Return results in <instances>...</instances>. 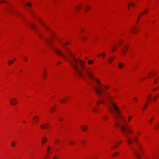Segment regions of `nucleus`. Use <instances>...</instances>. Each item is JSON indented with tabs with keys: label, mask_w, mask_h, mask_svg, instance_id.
<instances>
[{
	"label": "nucleus",
	"mask_w": 159,
	"mask_h": 159,
	"mask_svg": "<svg viewBox=\"0 0 159 159\" xmlns=\"http://www.w3.org/2000/svg\"><path fill=\"white\" fill-rule=\"evenodd\" d=\"M51 149V147L50 146H48V149L47 150V152H48V153H49V151H50V150Z\"/></svg>",
	"instance_id": "393cba45"
},
{
	"label": "nucleus",
	"mask_w": 159,
	"mask_h": 159,
	"mask_svg": "<svg viewBox=\"0 0 159 159\" xmlns=\"http://www.w3.org/2000/svg\"><path fill=\"white\" fill-rule=\"evenodd\" d=\"M131 5L132 7H134L135 5V4H133V3H132L131 4Z\"/></svg>",
	"instance_id": "864d4df0"
},
{
	"label": "nucleus",
	"mask_w": 159,
	"mask_h": 159,
	"mask_svg": "<svg viewBox=\"0 0 159 159\" xmlns=\"http://www.w3.org/2000/svg\"><path fill=\"white\" fill-rule=\"evenodd\" d=\"M80 127L81 129L82 130L84 131H85L86 130L88 129V126L86 125L81 126Z\"/></svg>",
	"instance_id": "9b49d317"
},
{
	"label": "nucleus",
	"mask_w": 159,
	"mask_h": 159,
	"mask_svg": "<svg viewBox=\"0 0 159 159\" xmlns=\"http://www.w3.org/2000/svg\"><path fill=\"white\" fill-rule=\"evenodd\" d=\"M102 56L103 57H105V54L104 53H103L102 54Z\"/></svg>",
	"instance_id": "4d7b16f0"
},
{
	"label": "nucleus",
	"mask_w": 159,
	"mask_h": 159,
	"mask_svg": "<svg viewBox=\"0 0 159 159\" xmlns=\"http://www.w3.org/2000/svg\"><path fill=\"white\" fill-rule=\"evenodd\" d=\"M26 5H27L28 6H31V4L29 3H27V4H26Z\"/></svg>",
	"instance_id": "ea45409f"
},
{
	"label": "nucleus",
	"mask_w": 159,
	"mask_h": 159,
	"mask_svg": "<svg viewBox=\"0 0 159 159\" xmlns=\"http://www.w3.org/2000/svg\"><path fill=\"white\" fill-rule=\"evenodd\" d=\"M139 148L140 149H141V148L139 146Z\"/></svg>",
	"instance_id": "774afa93"
},
{
	"label": "nucleus",
	"mask_w": 159,
	"mask_h": 159,
	"mask_svg": "<svg viewBox=\"0 0 159 159\" xmlns=\"http://www.w3.org/2000/svg\"><path fill=\"white\" fill-rule=\"evenodd\" d=\"M9 102L11 105H15L18 102V101L17 100L14 98H13L9 100Z\"/></svg>",
	"instance_id": "423d86ee"
},
{
	"label": "nucleus",
	"mask_w": 159,
	"mask_h": 159,
	"mask_svg": "<svg viewBox=\"0 0 159 159\" xmlns=\"http://www.w3.org/2000/svg\"><path fill=\"white\" fill-rule=\"evenodd\" d=\"M119 145V144L117 145V143L114 146V147L112 148L111 149H115V148H116Z\"/></svg>",
	"instance_id": "5701e85b"
},
{
	"label": "nucleus",
	"mask_w": 159,
	"mask_h": 159,
	"mask_svg": "<svg viewBox=\"0 0 159 159\" xmlns=\"http://www.w3.org/2000/svg\"><path fill=\"white\" fill-rule=\"evenodd\" d=\"M55 142L56 144H58L59 143V141L58 139H56L55 141Z\"/></svg>",
	"instance_id": "a878e982"
},
{
	"label": "nucleus",
	"mask_w": 159,
	"mask_h": 159,
	"mask_svg": "<svg viewBox=\"0 0 159 159\" xmlns=\"http://www.w3.org/2000/svg\"><path fill=\"white\" fill-rule=\"evenodd\" d=\"M94 87L96 93L99 96H101L102 95V92L103 91V90L102 88V86L101 85L100 86V89H99L96 86H95Z\"/></svg>",
	"instance_id": "20e7f679"
},
{
	"label": "nucleus",
	"mask_w": 159,
	"mask_h": 159,
	"mask_svg": "<svg viewBox=\"0 0 159 159\" xmlns=\"http://www.w3.org/2000/svg\"><path fill=\"white\" fill-rule=\"evenodd\" d=\"M51 46L53 48L54 51L56 52L59 55L61 56L63 58H67L66 55L62 53L61 51L57 48H54L52 45Z\"/></svg>",
	"instance_id": "39448f33"
},
{
	"label": "nucleus",
	"mask_w": 159,
	"mask_h": 159,
	"mask_svg": "<svg viewBox=\"0 0 159 159\" xmlns=\"http://www.w3.org/2000/svg\"><path fill=\"white\" fill-rule=\"evenodd\" d=\"M29 24H30V26H31L33 29L36 30L37 29L36 27L34 25L30 23Z\"/></svg>",
	"instance_id": "f3484780"
},
{
	"label": "nucleus",
	"mask_w": 159,
	"mask_h": 159,
	"mask_svg": "<svg viewBox=\"0 0 159 159\" xmlns=\"http://www.w3.org/2000/svg\"><path fill=\"white\" fill-rule=\"evenodd\" d=\"M60 63H61V62H58L57 64H60Z\"/></svg>",
	"instance_id": "69168bd1"
},
{
	"label": "nucleus",
	"mask_w": 159,
	"mask_h": 159,
	"mask_svg": "<svg viewBox=\"0 0 159 159\" xmlns=\"http://www.w3.org/2000/svg\"><path fill=\"white\" fill-rule=\"evenodd\" d=\"M134 100H136V101H135V102H137V98L136 97H135V98H134Z\"/></svg>",
	"instance_id": "c03bdc74"
},
{
	"label": "nucleus",
	"mask_w": 159,
	"mask_h": 159,
	"mask_svg": "<svg viewBox=\"0 0 159 159\" xmlns=\"http://www.w3.org/2000/svg\"><path fill=\"white\" fill-rule=\"evenodd\" d=\"M128 7H129L128 9V10H129V8L130 7V4H129L128 5Z\"/></svg>",
	"instance_id": "49530a36"
},
{
	"label": "nucleus",
	"mask_w": 159,
	"mask_h": 159,
	"mask_svg": "<svg viewBox=\"0 0 159 159\" xmlns=\"http://www.w3.org/2000/svg\"><path fill=\"white\" fill-rule=\"evenodd\" d=\"M70 98L67 97H65L62 99H61L60 101V102L61 103H65L66 101H67L68 99H69Z\"/></svg>",
	"instance_id": "9d476101"
},
{
	"label": "nucleus",
	"mask_w": 159,
	"mask_h": 159,
	"mask_svg": "<svg viewBox=\"0 0 159 159\" xmlns=\"http://www.w3.org/2000/svg\"><path fill=\"white\" fill-rule=\"evenodd\" d=\"M132 31L133 33H136L138 31L137 30V28H133L132 30Z\"/></svg>",
	"instance_id": "2eb2a0df"
},
{
	"label": "nucleus",
	"mask_w": 159,
	"mask_h": 159,
	"mask_svg": "<svg viewBox=\"0 0 159 159\" xmlns=\"http://www.w3.org/2000/svg\"><path fill=\"white\" fill-rule=\"evenodd\" d=\"M98 56L99 57H100V56H101V54H99V55H98Z\"/></svg>",
	"instance_id": "0e129e2a"
},
{
	"label": "nucleus",
	"mask_w": 159,
	"mask_h": 159,
	"mask_svg": "<svg viewBox=\"0 0 159 159\" xmlns=\"http://www.w3.org/2000/svg\"><path fill=\"white\" fill-rule=\"evenodd\" d=\"M66 49V52L70 56V58L68 59V61L76 73L82 78H84L86 76L83 71L85 69L86 73L89 76L95 80L98 83L100 84V81L98 79L94 78L91 70H89L88 68H86L84 65V62L80 60H77L74 57L73 54L69 50Z\"/></svg>",
	"instance_id": "f257e3e1"
},
{
	"label": "nucleus",
	"mask_w": 159,
	"mask_h": 159,
	"mask_svg": "<svg viewBox=\"0 0 159 159\" xmlns=\"http://www.w3.org/2000/svg\"><path fill=\"white\" fill-rule=\"evenodd\" d=\"M16 145V143L14 142H11V146L12 147H14Z\"/></svg>",
	"instance_id": "bb28decb"
},
{
	"label": "nucleus",
	"mask_w": 159,
	"mask_h": 159,
	"mask_svg": "<svg viewBox=\"0 0 159 159\" xmlns=\"http://www.w3.org/2000/svg\"><path fill=\"white\" fill-rule=\"evenodd\" d=\"M46 41L47 42L48 44H51V41L50 40L46 39Z\"/></svg>",
	"instance_id": "412c9836"
},
{
	"label": "nucleus",
	"mask_w": 159,
	"mask_h": 159,
	"mask_svg": "<svg viewBox=\"0 0 159 159\" xmlns=\"http://www.w3.org/2000/svg\"><path fill=\"white\" fill-rule=\"evenodd\" d=\"M133 150L134 151V153L135 155L137 158H138V159H140V156L139 154V153L137 151V150L134 149H133Z\"/></svg>",
	"instance_id": "1a4fd4ad"
},
{
	"label": "nucleus",
	"mask_w": 159,
	"mask_h": 159,
	"mask_svg": "<svg viewBox=\"0 0 159 159\" xmlns=\"http://www.w3.org/2000/svg\"><path fill=\"white\" fill-rule=\"evenodd\" d=\"M155 22H153V21H152V24H154V23Z\"/></svg>",
	"instance_id": "338daca9"
},
{
	"label": "nucleus",
	"mask_w": 159,
	"mask_h": 159,
	"mask_svg": "<svg viewBox=\"0 0 159 159\" xmlns=\"http://www.w3.org/2000/svg\"><path fill=\"white\" fill-rule=\"evenodd\" d=\"M128 47L127 46H123L122 51L123 54V55H125L126 54V53L128 49Z\"/></svg>",
	"instance_id": "6e6552de"
},
{
	"label": "nucleus",
	"mask_w": 159,
	"mask_h": 159,
	"mask_svg": "<svg viewBox=\"0 0 159 159\" xmlns=\"http://www.w3.org/2000/svg\"><path fill=\"white\" fill-rule=\"evenodd\" d=\"M124 67V65L122 62H120L118 65V67L119 69H122Z\"/></svg>",
	"instance_id": "f8f14e48"
},
{
	"label": "nucleus",
	"mask_w": 159,
	"mask_h": 159,
	"mask_svg": "<svg viewBox=\"0 0 159 159\" xmlns=\"http://www.w3.org/2000/svg\"><path fill=\"white\" fill-rule=\"evenodd\" d=\"M69 144L70 145H72L74 143V142L73 141H69Z\"/></svg>",
	"instance_id": "c9c22d12"
},
{
	"label": "nucleus",
	"mask_w": 159,
	"mask_h": 159,
	"mask_svg": "<svg viewBox=\"0 0 159 159\" xmlns=\"http://www.w3.org/2000/svg\"><path fill=\"white\" fill-rule=\"evenodd\" d=\"M81 38L83 40H84L86 39V38L85 37H81Z\"/></svg>",
	"instance_id": "a19ab883"
},
{
	"label": "nucleus",
	"mask_w": 159,
	"mask_h": 159,
	"mask_svg": "<svg viewBox=\"0 0 159 159\" xmlns=\"http://www.w3.org/2000/svg\"><path fill=\"white\" fill-rule=\"evenodd\" d=\"M148 98H149L150 99V101L151 102V97H150V96H148Z\"/></svg>",
	"instance_id": "37998d69"
},
{
	"label": "nucleus",
	"mask_w": 159,
	"mask_h": 159,
	"mask_svg": "<svg viewBox=\"0 0 159 159\" xmlns=\"http://www.w3.org/2000/svg\"><path fill=\"white\" fill-rule=\"evenodd\" d=\"M52 159H59V157L57 156H55L53 157Z\"/></svg>",
	"instance_id": "72a5a7b5"
},
{
	"label": "nucleus",
	"mask_w": 159,
	"mask_h": 159,
	"mask_svg": "<svg viewBox=\"0 0 159 159\" xmlns=\"http://www.w3.org/2000/svg\"><path fill=\"white\" fill-rule=\"evenodd\" d=\"M148 11V10L147 9H146L143 12V14H146V13Z\"/></svg>",
	"instance_id": "4c0bfd02"
},
{
	"label": "nucleus",
	"mask_w": 159,
	"mask_h": 159,
	"mask_svg": "<svg viewBox=\"0 0 159 159\" xmlns=\"http://www.w3.org/2000/svg\"><path fill=\"white\" fill-rule=\"evenodd\" d=\"M34 119L36 122H37L39 121V119L38 118L37 116H36L33 118Z\"/></svg>",
	"instance_id": "a211bd4d"
},
{
	"label": "nucleus",
	"mask_w": 159,
	"mask_h": 159,
	"mask_svg": "<svg viewBox=\"0 0 159 159\" xmlns=\"http://www.w3.org/2000/svg\"><path fill=\"white\" fill-rule=\"evenodd\" d=\"M134 140L135 141H138L137 139L136 138H134Z\"/></svg>",
	"instance_id": "8fccbe9b"
},
{
	"label": "nucleus",
	"mask_w": 159,
	"mask_h": 159,
	"mask_svg": "<svg viewBox=\"0 0 159 159\" xmlns=\"http://www.w3.org/2000/svg\"><path fill=\"white\" fill-rule=\"evenodd\" d=\"M7 10L8 11H9V12H11V13H14L13 11H12L11 10V9L10 8H7Z\"/></svg>",
	"instance_id": "b1692460"
},
{
	"label": "nucleus",
	"mask_w": 159,
	"mask_h": 159,
	"mask_svg": "<svg viewBox=\"0 0 159 159\" xmlns=\"http://www.w3.org/2000/svg\"><path fill=\"white\" fill-rule=\"evenodd\" d=\"M59 120L60 121H61L63 120L61 118L59 119Z\"/></svg>",
	"instance_id": "3c124183"
},
{
	"label": "nucleus",
	"mask_w": 159,
	"mask_h": 159,
	"mask_svg": "<svg viewBox=\"0 0 159 159\" xmlns=\"http://www.w3.org/2000/svg\"><path fill=\"white\" fill-rule=\"evenodd\" d=\"M119 155V153L117 152H115L113 154H112V157H114V156H116Z\"/></svg>",
	"instance_id": "6ab92c4d"
},
{
	"label": "nucleus",
	"mask_w": 159,
	"mask_h": 159,
	"mask_svg": "<svg viewBox=\"0 0 159 159\" xmlns=\"http://www.w3.org/2000/svg\"><path fill=\"white\" fill-rule=\"evenodd\" d=\"M47 75L45 73H43V77L44 79H46L47 77Z\"/></svg>",
	"instance_id": "f704fd0d"
},
{
	"label": "nucleus",
	"mask_w": 159,
	"mask_h": 159,
	"mask_svg": "<svg viewBox=\"0 0 159 159\" xmlns=\"http://www.w3.org/2000/svg\"><path fill=\"white\" fill-rule=\"evenodd\" d=\"M158 127H159V126L158 125H157V126L156 127V128L157 129V128H158Z\"/></svg>",
	"instance_id": "680f3d73"
},
{
	"label": "nucleus",
	"mask_w": 159,
	"mask_h": 159,
	"mask_svg": "<svg viewBox=\"0 0 159 159\" xmlns=\"http://www.w3.org/2000/svg\"><path fill=\"white\" fill-rule=\"evenodd\" d=\"M105 88L106 89H108V87L107 86H104Z\"/></svg>",
	"instance_id": "5fc2aeb1"
},
{
	"label": "nucleus",
	"mask_w": 159,
	"mask_h": 159,
	"mask_svg": "<svg viewBox=\"0 0 159 159\" xmlns=\"http://www.w3.org/2000/svg\"><path fill=\"white\" fill-rule=\"evenodd\" d=\"M152 120H153L152 119H151L149 120V122H152Z\"/></svg>",
	"instance_id": "6e6d98bb"
},
{
	"label": "nucleus",
	"mask_w": 159,
	"mask_h": 159,
	"mask_svg": "<svg viewBox=\"0 0 159 159\" xmlns=\"http://www.w3.org/2000/svg\"><path fill=\"white\" fill-rule=\"evenodd\" d=\"M80 5H79V6H78L76 7V10L77 11H79V10H80L81 8H80Z\"/></svg>",
	"instance_id": "c85d7f7f"
},
{
	"label": "nucleus",
	"mask_w": 159,
	"mask_h": 159,
	"mask_svg": "<svg viewBox=\"0 0 159 159\" xmlns=\"http://www.w3.org/2000/svg\"><path fill=\"white\" fill-rule=\"evenodd\" d=\"M14 62V61H12L11 60H9L8 61V64L10 65L11 64H12Z\"/></svg>",
	"instance_id": "aec40b11"
},
{
	"label": "nucleus",
	"mask_w": 159,
	"mask_h": 159,
	"mask_svg": "<svg viewBox=\"0 0 159 159\" xmlns=\"http://www.w3.org/2000/svg\"><path fill=\"white\" fill-rule=\"evenodd\" d=\"M90 9V8L88 7H86L85 8V10L86 11H88Z\"/></svg>",
	"instance_id": "2f4dec72"
},
{
	"label": "nucleus",
	"mask_w": 159,
	"mask_h": 159,
	"mask_svg": "<svg viewBox=\"0 0 159 159\" xmlns=\"http://www.w3.org/2000/svg\"><path fill=\"white\" fill-rule=\"evenodd\" d=\"M41 24L45 27V28L47 30H49V29L48 28V27L45 25H44V24H43L42 22H41Z\"/></svg>",
	"instance_id": "4be33fe9"
},
{
	"label": "nucleus",
	"mask_w": 159,
	"mask_h": 159,
	"mask_svg": "<svg viewBox=\"0 0 159 159\" xmlns=\"http://www.w3.org/2000/svg\"><path fill=\"white\" fill-rule=\"evenodd\" d=\"M104 99L103 98H100V101H97V103L98 104H100L101 102H102V103H104Z\"/></svg>",
	"instance_id": "ddd939ff"
},
{
	"label": "nucleus",
	"mask_w": 159,
	"mask_h": 159,
	"mask_svg": "<svg viewBox=\"0 0 159 159\" xmlns=\"http://www.w3.org/2000/svg\"><path fill=\"white\" fill-rule=\"evenodd\" d=\"M103 118L105 121H106L107 120H108V117L107 116H104L103 117Z\"/></svg>",
	"instance_id": "cd10ccee"
},
{
	"label": "nucleus",
	"mask_w": 159,
	"mask_h": 159,
	"mask_svg": "<svg viewBox=\"0 0 159 159\" xmlns=\"http://www.w3.org/2000/svg\"><path fill=\"white\" fill-rule=\"evenodd\" d=\"M6 2V1L4 0H2L0 2V3H1L2 2Z\"/></svg>",
	"instance_id": "a18cd8bd"
},
{
	"label": "nucleus",
	"mask_w": 159,
	"mask_h": 159,
	"mask_svg": "<svg viewBox=\"0 0 159 159\" xmlns=\"http://www.w3.org/2000/svg\"><path fill=\"white\" fill-rule=\"evenodd\" d=\"M149 104L148 103H146L145 104V105L143 107V109H145L147 107Z\"/></svg>",
	"instance_id": "e433bc0d"
},
{
	"label": "nucleus",
	"mask_w": 159,
	"mask_h": 159,
	"mask_svg": "<svg viewBox=\"0 0 159 159\" xmlns=\"http://www.w3.org/2000/svg\"><path fill=\"white\" fill-rule=\"evenodd\" d=\"M69 43L68 42H66L65 43V45H67L69 44Z\"/></svg>",
	"instance_id": "09e8293b"
},
{
	"label": "nucleus",
	"mask_w": 159,
	"mask_h": 159,
	"mask_svg": "<svg viewBox=\"0 0 159 159\" xmlns=\"http://www.w3.org/2000/svg\"><path fill=\"white\" fill-rule=\"evenodd\" d=\"M112 51H115L116 50V49H114V48H113L112 49Z\"/></svg>",
	"instance_id": "13d9d810"
},
{
	"label": "nucleus",
	"mask_w": 159,
	"mask_h": 159,
	"mask_svg": "<svg viewBox=\"0 0 159 159\" xmlns=\"http://www.w3.org/2000/svg\"><path fill=\"white\" fill-rule=\"evenodd\" d=\"M157 88H154V89H153V91H156V90H157Z\"/></svg>",
	"instance_id": "603ef678"
},
{
	"label": "nucleus",
	"mask_w": 159,
	"mask_h": 159,
	"mask_svg": "<svg viewBox=\"0 0 159 159\" xmlns=\"http://www.w3.org/2000/svg\"><path fill=\"white\" fill-rule=\"evenodd\" d=\"M55 108L54 107H53L52 108V109L53 110V111H54V109Z\"/></svg>",
	"instance_id": "e2e57ef3"
},
{
	"label": "nucleus",
	"mask_w": 159,
	"mask_h": 159,
	"mask_svg": "<svg viewBox=\"0 0 159 159\" xmlns=\"http://www.w3.org/2000/svg\"><path fill=\"white\" fill-rule=\"evenodd\" d=\"M27 58L26 56H25L24 57V59H23V60L25 61H27Z\"/></svg>",
	"instance_id": "473e14b6"
},
{
	"label": "nucleus",
	"mask_w": 159,
	"mask_h": 159,
	"mask_svg": "<svg viewBox=\"0 0 159 159\" xmlns=\"http://www.w3.org/2000/svg\"><path fill=\"white\" fill-rule=\"evenodd\" d=\"M157 82V81L156 80H155V81L154 82V84H155Z\"/></svg>",
	"instance_id": "052dcab7"
},
{
	"label": "nucleus",
	"mask_w": 159,
	"mask_h": 159,
	"mask_svg": "<svg viewBox=\"0 0 159 159\" xmlns=\"http://www.w3.org/2000/svg\"><path fill=\"white\" fill-rule=\"evenodd\" d=\"M128 118L129 121H130L131 119H132V117L131 116H129Z\"/></svg>",
	"instance_id": "79ce46f5"
},
{
	"label": "nucleus",
	"mask_w": 159,
	"mask_h": 159,
	"mask_svg": "<svg viewBox=\"0 0 159 159\" xmlns=\"http://www.w3.org/2000/svg\"><path fill=\"white\" fill-rule=\"evenodd\" d=\"M49 126H50L49 124H48V123L43 124L41 125H40L41 128L43 129L45 128L48 129Z\"/></svg>",
	"instance_id": "0eeeda50"
},
{
	"label": "nucleus",
	"mask_w": 159,
	"mask_h": 159,
	"mask_svg": "<svg viewBox=\"0 0 159 159\" xmlns=\"http://www.w3.org/2000/svg\"><path fill=\"white\" fill-rule=\"evenodd\" d=\"M47 140V138L46 137H44L42 139V144L43 145L44 143H45Z\"/></svg>",
	"instance_id": "4468645a"
},
{
	"label": "nucleus",
	"mask_w": 159,
	"mask_h": 159,
	"mask_svg": "<svg viewBox=\"0 0 159 159\" xmlns=\"http://www.w3.org/2000/svg\"><path fill=\"white\" fill-rule=\"evenodd\" d=\"M83 142V143H84V144H85V142L84 141H82Z\"/></svg>",
	"instance_id": "bf43d9fd"
},
{
	"label": "nucleus",
	"mask_w": 159,
	"mask_h": 159,
	"mask_svg": "<svg viewBox=\"0 0 159 159\" xmlns=\"http://www.w3.org/2000/svg\"><path fill=\"white\" fill-rule=\"evenodd\" d=\"M157 96H156L155 97H154L153 98V99L155 101H156V100H157Z\"/></svg>",
	"instance_id": "58836bf2"
},
{
	"label": "nucleus",
	"mask_w": 159,
	"mask_h": 159,
	"mask_svg": "<svg viewBox=\"0 0 159 159\" xmlns=\"http://www.w3.org/2000/svg\"><path fill=\"white\" fill-rule=\"evenodd\" d=\"M143 15V13H141L139 15V16L138 17H139H139H140V16H142V15Z\"/></svg>",
	"instance_id": "de8ad7c7"
},
{
	"label": "nucleus",
	"mask_w": 159,
	"mask_h": 159,
	"mask_svg": "<svg viewBox=\"0 0 159 159\" xmlns=\"http://www.w3.org/2000/svg\"><path fill=\"white\" fill-rule=\"evenodd\" d=\"M92 110L95 113H97L98 111V109H93Z\"/></svg>",
	"instance_id": "c756f323"
},
{
	"label": "nucleus",
	"mask_w": 159,
	"mask_h": 159,
	"mask_svg": "<svg viewBox=\"0 0 159 159\" xmlns=\"http://www.w3.org/2000/svg\"><path fill=\"white\" fill-rule=\"evenodd\" d=\"M88 63L89 64H91L93 63V61L92 60H89L88 61Z\"/></svg>",
	"instance_id": "7c9ffc66"
},
{
	"label": "nucleus",
	"mask_w": 159,
	"mask_h": 159,
	"mask_svg": "<svg viewBox=\"0 0 159 159\" xmlns=\"http://www.w3.org/2000/svg\"><path fill=\"white\" fill-rule=\"evenodd\" d=\"M115 125L116 126H119L120 127L122 132L126 137L127 141L129 144L131 145L132 142V140L128 137V133H131V129L126 126H125L123 123L120 121H118L115 123Z\"/></svg>",
	"instance_id": "7ed1b4c3"
},
{
	"label": "nucleus",
	"mask_w": 159,
	"mask_h": 159,
	"mask_svg": "<svg viewBox=\"0 0 159 159\" xmlns=\"http://www.w3.org/2000/svg\"><path fill=\"white\" fill-rule=\"evenodd\" d=\"M114 59V58L112 57H110L108 60V62L110 63H112L113 62Z\"/></svg>",
	"instance_id": "dca6fc26"
},
{
	"label": "nucleus",
	"mask_w": 159,
	"mask_h": 159,
	"mask_svg": "<svg viewBox=\"0 0 159 159\" xmlns=\"http://www.w3.org/2000/svg\"><path fill=\"white\" fill-rule=\"evenodd\" d=\"M107 100L110 103V104H108V107L109 110L111 111H112L113 109L116 113V116H115L117 120H119L120 119L121 120L123 121L124 123H126V122L124 120V118L120 115L119 109L117 108L115 104L112 102L111 100V98L109 97Z\"/></svg>",
	"instance_id": "f03ea898"
}]
</instances>
